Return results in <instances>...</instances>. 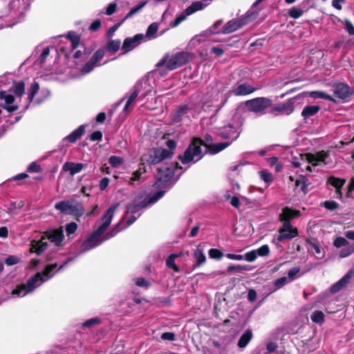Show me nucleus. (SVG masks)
<instances>
[{"label":"nucleus","mask_w":354,"mask_h":354,"mask_svg":"<svg viewBox=\"0 0 354 354\" xmlns=\"http://www.w3.org/2000/svg\"><path fill=\"white\" fill-rule=\"evenodd\" d=\"M165 194V191H158L140 203L129 204L127 207L125 216L122 218L120 223H118L114 228H112V236L134 223L136 220L141 215V210L142 208L154 204L159 199H160Z\"/></svg>","instance_id":"nucleus-1"},{"label":"nucleus","mask_w":354,"mask_h":354,"mask_svg":"<svg viewBox=\"0 0 354 354\" xmlns=\"http://www.w3.org/2000/svg\"><path fill=\"white\" fill-rule=\"evenodd\" d=\"M102 220H104V223L92 233L88 234L87 237L81 244V252H88L110 239L111 236L109 232L106 233V232L111 225V207L106 210Z\"/></svg>","instance_id":"nucleus-2"},{"label":"nucleus","mask_w":354,"mask_h":354,"mask_svg":"<svg viewBox=\"0 0 354 354\" xmlns=\"http://www.w3.org/2000/svg\"><path fill=\"white\" fill-rule=\"evenodd\" d=\"M153 84L154 81L152 79V75H147L140 80L133 87L132 92L129 96L126 104L123 108V113L127 114L132 109V105L136 100H144L153 93H156Z\"/></svg>","instance_id":"nucleus-3"},{"label":"nucleus","mask_w":354,"mask_h":354,"mask_svg":"<svg viewBox=\"0 0 354 354\" xmlns=\"http://www.w3.org/2000/svg\"><path fill=\"white\" fill-rule=\"evenodd\" d=\"M216 133L221 138L229 140L230 141L207 145L209 153L210 154H216L223 151L229 147L234 140H236L241 133L240 126L236 122H230L218 128Z\"/></svg>","instance_id":"nucleus-4"},{"label":"nucleus","mask_w":354,"mask_h":354,"mask_svg":"<svg viewBox=\"0 0 354 354\" xmlns=\"http://www.w3.org/2000/svg\"><path fill=\"white\" fill-rule=\"evenodd\" d=\"M300 212L293 210L289 207H285L282 209L279 215L280 221L282 222V226L279 229V236L277 240L279 242H282L284 240L294 239L299 235V232L297 227H293L290 223V220L299 216Z\"/></svg>","instance_id":"nucleus-5"},{"label":"nucleus","mask_w":354,"mask_h":354,"mask_svg":"<svg viewBox=\"0 0 354 354\" xmlns=\"http://www.w3.org/2000/svg\"><path fill=\"white\" fill-rule=\"evenodd\" d=\"M203 144V140L202 139L194 138L183 154L179 156L182 164L188 165L189 167L202 159L205 153L201 148Z\"/></svg>","instance_id":"nucleus-6"},{"label":"nucleus","mask_w":354,"mask_h":354,"mask_svg":"<svg viewBox=\"0 0 354 354\" xmlns=\"http://www.w3.org/2000/svg\"><path fill=\"white\" fill-rule=\"evenodd\" d=\"M178 168L182 169L181 167H178V164L177 162L171 163L170 165L165 163L162 165L158 169V173L156 175L157 180L153 185L154 187L160 188V191L166 192L169 187V181L174 176L175 170Z\"/></svg>","instance_id":"nucleus-7"},{"label":"nucleus","mask_w":354,"mask_h":354,"mask_svg":"<svg viewBox=\"0 0 354 354\" xmlns=\"http://www.w3.org/2000/svg\"><path fill=\"white\" fill-rule=\"evenodd\" d=\"M192 55L187 52H178L169 56H165L156 64L157 67L165 66L169 71L174 70L189 62Z\"/></svg>","instance_id":"nucleus-8"},{"label":"nucleus","mask_w":354,"mask_h":354,"mask_svg":"<svg viewBox=\"0 0 354 354\" xmlns=\"http://www.w3.org/2000/svg\"><path fill=\"white\" fill-rule=\"evenodd\" d=\"M328 155L324 151H321L315 153H305L301 156L302 160L306 161L308 165L305 169L309 172L317 171V167L319 165H325L326 164V159Z\"/></svg>","instance_id":"nucleus-9"},{"label":"nucleus","mask_w":354,"mask_h":354,"mask_svg":"<svg viewBox=\"0 0 354 354\" xmlns=\"http://www.w3.org/2000/svg\"><path fill=\"white\" fill-rule=\"evenodd\" d=\"M44 281L41 272L36 273L30 277L26 283H21L12 290V295L17 296H25L26 294L32 292L37 286L38 282Z\"/></svg>","instance_id":"nucleus-10"},{"label":"nucleus","mask_w":354,"mask_h":354,"mask_svg":"<svg viewBox=\"0 0 354 354\" xmlns=\"http://www.w3.org/2000/svg\"><path fill=\"white\" fill-rule=\"evenodd\" d=\"M252 14L246 12L239 18H234L227 22L221 28L222 34L227 35L235 32L251 21Z\"/></svg>","instance_id":"nucleus-11"},{"label":"nucleus","mask_w":354,"mask_h":354,"mask_svg":"<svg viewBox=\"0 0 354 354\" xmlns=\"http://www.w3.org/2000/svg\"><path fill=\"white\" fill-rule=\"evenodd\" d=\"M272 104V101L264 97H256L245 102V106L248 111L259 114H263Z\"/></svg>","instance_id":"nucleus-12"},{"label":"nucleus","mask_w":354,"mask_h":354,"mask_svg":"<svg viewBox=\"0 0 354 354\" xmlns=\"http://www.w3.org/2000/svg\"><path fill=\"white\" fill-rule=\"evenodd\" d=\"M174 153L167 149H153L149 151L148 154L142 157V161H147L149 165H156L161 161L169 158Z\"/></svg>","instance_id":"nucleus-13"},{"label":"nucleus","mask_w":354,"mask_h":354,"mask_svg":"<svg viewBox=\"0 0 354 354\" xmlns=\"http://www.w3.org/2000/svg\"><path fill=\"white\" fill-rule=\"evenodd\" d=\"M111 52V39H108L105 46L103 48H100L93 54L89 61H88L82 67L81 72L83 74L90 73L97 63H98L104 56L105 51Z\"/></svg>","instance_id":"nucleus-14"},{"label":"nucleus","mask_w":354,"mask_h":354,"mask_svg":"<svg viewBox=\"0 0 354 354\" xmlns=\"http://www.w3.org/2000/svg\"><path fill=\"white\" fill-rule=\"evenodd\" d=\"M203 8L204 6L201 1H196L192 3L183 12L176 16L174 21L170 24V26L172 28L178 26L181 22L186 19L187 16L194 13L196 11L203 9Z\"/></svg>","instance_id":"nucleus-15"},{"label":"nucleus","mask_w":354,"mask_h":354,"mask_svg":"<svg viewBox=\"0 0 354 354\" xmlns=\"http://www.w3.org/2000/svg\"><path fill=\"white\" fill-rule=\"evenodd\" d=\"M144 39L143 34H137L132 37L126 38L124 40L121 50L123 51V53H128L140 45Z\"/></svg>","instance_id":"nucleus-16"},{"label":"nucleus","mask_w":354,"mask_h":354,"mask_svg":"<svg viewBox=\"0 0 354 354\" xmlns=\"http://www.w3.org/2000/svg\"><path fill=\"white\" fill-rule=\"evenodd\" d=\"M293 111L294 102L292 99H289L286 102L273 107L270 113L274 115L281 114L290 115Z\"/></svg>","instance_id":"nucleus-17"},{"label":"nucleus","mask_w":354,"mask_h":354,"mask_svg":"<svg viewBox=\"0 0 354 354\" xmlns=\"http://www.w3.org/2000/svg\"><path fill=\"white\" fill-rule=\"evenodd\" d=\"M0 99L5 100V104H1L0 106L6 109L9 113L17 111L19 106L17 104L12 105V104L15 100V97L11 94H7L5 91H0Z\"/></svg>","instance_id":"nucleus-18"},{"label":"nucleus","mask_w":354,"mask_h":354,"mask_svg":"<svg viewBox=\"0 0 354 354\" xmlns=\"http://www.w3.org/2000/svg\"><path fill=\"white\" fill-rule=\"evenodd\" d=\"M354 275L353 270H349L341 279L335 283L330 288L331 293L335 294L342 290L350 282Z\"/></svg>","instance_id":"nucleus-19"},{"label":"nucleus","mask_w":354,"mask_h":354,"mask_svg":"<svg viewBox=\"0 0 354 354\" xmlns=\"http://www.w3.org/2000/svg\"><path fill=\"white\" fill-rule=\"evenodd\" d=\"M46 237L42 236L39 241L32 240L30 242V248L29 252L30 253H36L37 255L41 254L48 248V243L44 241Z\"/></svg>","instance_id":"nucleus-20"},{"label":"nucleus","mask_w":354,"mask_h":354,"mask_svg":"<svg viewBox=\"0 0 354 354\" xmlns=\"http://www.w3.org/2000/svg\"><path fill=\"white\" fill-rule=\"evenodd\" d=\"M333 93L335 97L345 100L353 93V91L347 84L339 83L334 86Z\"/></svg>","instance_id":"nucleus-21"},{"label":"nucleus","mask_w":354,"mask_h":354,"mask_svg":"<svg viewBox=\"0 0 354 354\" xmlns=\"http://www.w3.org/2000/svg\"><path fill=\"white\" fill-rule=\"evenodd\" d=\"M86 167L87 164H84L82 162H66L63 165L62 169L64 171H69L70 175L73 176Z\"/></svg>","instance_id":"nucleus-22"},{"label":"nucleus","mask_w":354,"mask_h":354,"mask_svg":"<svg viewBox=\"0 0 354 354\" xmlns=\"http://www.w3.org/2000/svg\"><path fill=\"white\" fill-rule=\"evenodd\" d=\"M257 90V88L252 86L247 82L239 84L234 90L233 93L236 96L247 95L254 93Z\"/></svg>","instance_id":"nucleus-23"},{"label":"nucleus","mask_w":354,"mask_h":354,"mask_svg":"<svg viewBox=\"0 0 354 354\" xmlns=\"http://www.w3.org/2000/svg\"><path fill=\"white\" fill-rule=\"evenodd\" d=\"M345 180L331 176L328 179L327 183L331 185L335 189L337 198H341L342 197V193L341 189L345 183Z\"/></svg>","instance_id":"nucleus-24"},{"label":"nucleus","mask_w":354,"mask_h":354,"mask_svg":"<svg viewBox=\"0 0 354 354\" xmlns=\"http://www.w3.org/2000/svg\"><path fill=\"white\" fill-rule=\"evenodd\" d=\"M68 214L80 217L84 214V209L82 204L75 200H71Z\"/></svg>","instance_id":"nucleus-25"},{"label":"nucleus","mask_w":354,"mask_h":354,"mask_svg":"<svg viewBox=\"0 0 354 354\" xmlns=\"http://www.w3.org/2000/svg\"><path fill=\"white\" fill-rule=\"evenodd\" d=\"M147 1H140L137 6H136L135 7H133V8L131 9V10L126 15V16L124 17V18L121 21L120 23H119L117 25H113L112 26V33L113 32H115L118 28V27L120 26V24L127 19L128 18H130V17H132L133 15H135L136 14H137L138 12H140L143 8L144 6L147 4Z\"/></svg>","instance_id":"nucleus-26"},{"label":"nucleus","mask_w":354,"mask_h":354,"mask_svg":"<svg viewBox=\"0 0 354 354\" xmlns=\"http://www.w3.org/2000/svg\"><path fill=\"white\" fill-rule=\"evenodd\" d=\"M45 234L51 242L55 243L57 245L60 244L64 238L63 232L59 230L47 231Z\"/></svg>","instance_id":"nucleus-27"},{"label":"nucleus","mask_w":354,"mask_h":354,"mask_svg":"<svg viewBox=\"0 0 354 354\" xmlns=\"http://www.w3.org/2000/svg\"><path fill=\"white\" fill-rule=\"evenodd\" d=\"M64 37L71 42V51L77 48L80 45H83V42H81L80 35L75 31H68Z\"/></svg>","instance_id":"nucleus-28"},{"label":"nucleus","mask_w":354,"mask_h":354,"mask_svg":"<svg viewBox=\"0 0 354 354\" xmlns=\"http://www.w3.org/2000/svg\"><path fill=\"white\" fill-rule=\"evenodd\" d=\"M253 337V333L252 330L247 329L240 337L237 346L240 348H244L247 346V345L250 343Z\"/></svg>","instance_id":"nucleus-29"},{"label":"nucleus","mask_w":354,"mask_h":354,"mask_svg":"<svg viewBox=\"0 0 354 354\" xmlns=\"http://www.w3.org/2000/svg\"><path fill=\"white\" fill-rule=\"evenodd\" d=\"M17 97H21L25 93V83L24 81H14L10 88Z\"/></svg>","instance_id":"nucleus-30"},{"label":"nucleus","mask_w":354,"mask_h":354,"mask_svg":"<svg viewBox=\"0 0 354 354\" xmlns=\"http://www.w3.org/2000/svg\"><path fill=\"white\" fill-rule=\"evenodd\" d=\"M191 110V108L187 105L184 104L180 106L175 112L172 113V119L174 122H179L182 120V118L186 115L189 111Z\"/></svg>","instance_id":"nucleus-31"},{"label":"nucleus","mask_w":354,"mask_h":354,"mask_svg":"<svg viewBox=\"0 0 354 354\" xmlns=\"http://www.w3.org/2000/svg\"><path fill=\"white\" fill-rule=\"evenodd\" d=\"M85 132V126L80 125L77 129L71 133L68 136H66L64 140H68L71 143L75 142L78 139H80Z\"/></svg>","instance_id":"nucleus-32"},{"label":"nucleus","mask_w":354,"mask_h":354,"mask_svg":"<svg viewBox=\"0 0 354 354\" xmlns=\"http://www.w3.org/2000/svg\"><path fill=\"white\" fill-rule=\"evenodd\" d=\"M158 30V23L154 22V23L151 24L147 29L146 34L144 35L145 39H146L147 40H151V39H156V37H158V34H157Z\"/></svg>","instance_id":"nucleus-33"},{"label":"nucleus","mask_w":354,"mask_h":354,"mask_svg":"<svg viewBox=\"0 0 354 354\" xmlns=\"http://www.w3.org/2000/svg\"><path fill=\"white\" fill-rule=\"evenodd\" d=\"M194 258L196 260V267H201L206 262V257L203 250L199 247H197L196 249L194 251Z\"/></svg>","instance_id":"nucleus-34"},{"label":"nucleus","mask_w":354,"mask_h":354,"mask_svg":"<svg viewBox=\"0 0 354 354\" xmlns=\"http://www.w3.org/2000/svg\"><path fill=\"white\" fill-rule=\"evenodd\" d=\"M253 267L250 265H230L227 267V272L242 273L245 271H251Z\"/></svg>","instance_id":"nucleus-35"},{"label":"nucleus","mask_w":354,"mask_h":354,"mask_svg":"<svg viewBox=\"0 0 354 354\" xmlns=\"http://www.w3.org/2000/svg\"><path fill=\"white\" fill-rule=\"evenodd\" d=\"M181 256H182V253H179V254L173 253V254H171L167 257V259L166 260V265H167V266L169 268L174 270L175 272H180V268L176 265L175 259L177 257H181Z\"/></svg>","instance_id":"nucleus-36"},{"label":"nucleus","mask_w":354,"mask_h":354,"mask_svg":"<svg viewBox=\"0 0 354 354\" xmlns=\"http://www.w3.org/2000/svg\"><path fill=\"white\" fill-rule=\"evenodd\" d=\"M128 167L129 164L125 162L123 158L112 156V168L126 169Z\"/></svg>","instance_id":"nucleus-37"},{"label":"nucleus","mask_w":354,"mask_h":354,"mask_svg":"<svg viewBox=\"0 0 354 354\" xmlns=\"http://www.w3.org/2000/svg\"><path fill=\"white\" fill-rule=\"evenodd\" d=\"M320 109L319 106L309 105L304 107L301 112V115L304 118H309L315 115Z\"/></svg>","instance_id":"nucleus-38"},{"label":"nucleus","mask_w":354,"mask_h":354,"mask_svg":"<svg viewBox=\"0 0 354 354\" xmlns=\"http://www.w3.org/2000/svg\"><path fill=\"white\" fill-rule=\"evenodd\" d=\"M354 253V244L348 243V245L342 248L339 252V257L341 259H344L349 257Z\"/></svg>","instance_id":"nucleus-39"},{"label":"nucleus","mask_w":354,"mask_h":354,"mask_svg":"<svg viewBox=\"0 0 354 354\" xmlns=\"http://www.w3.org/2000/svg\"><path fill=\"white\" fill-rule=\"evenodd\" d=\"M310 96L315 99L321 98V99L328 100L331 102H335V100L333 99V97L331 95L327 94L326 93H325L324 91H312L310 93Z\"/></svg>","instance_id":"nucleus-40"},{"label":"nucleus","mask_w":354,"mask_h":354,"mask_svg":"<svg viewBox=\"0 0 354 354\" xmlns=\"http://www.w3.org/2000/svg\"><path fill=\"white\" fill-rule=\"evenodd\" d=\"M71 200L70 201H62L57 203L55 205V208L57 210H59L63 214H68V211L69 210L68 207L70 206Z\"/></svg>","instance_id":"nucleus-41"},{"label":"nucleus","mask_w":354,"mask_h":354,"mask_svg":"<svg viewBox=\"0 0 354 354\" xmlns=\"http://www.w3.org/2000/svg\"><path fill=\"white\" fill-rule=\"evenodd\" d=\"M39 90V84L37 82H34L31 86L30 88L28 89V98L30 100V102H32L34 99L35 95L38 93Z\"/></svg>","instance_id":"nucleus-42"},{"label":"nucleus","mask_w":354,"mask_h":354,"mask_svg":"<svg viewBox=\"0 0 354 354\" xmlns=\"http://www.w3.org/2000/svg\"><path fill=\"white\" fill-rule=\"evenodd\" d=\"M324 314L321 310H315L311 315V320L317 324H322L324 322Z\"/></svg>","instance_id":"nucleus-43"},{"label":"nucleus","mask_w":354,"mask_h":354,"mask_svg":"<svg viewBox=\"0 0 354 354\" xmlns=\"http://www.w3.org/2000/svg\"><path fill=\"white\" fill-rule=\"evenodd\" d=\"M349 242L346 238L337 236L333 241V245L337 248H340L348 245Z\"/></svg>","instance_id":"nucleus-44"},{"label":"nucleus","mask_w":354,"mask_h":354,"mask_svg":"<svg viewBox=\"0 0 354 354\" xmlns=\"http://www.w3.org/2000/svg\"><path fill=\"white\" fill-rule=\"evenodd\" d=\"M101 324V319L98 317L89 319L82 324V328H90Z\"/></svg>","instance_id":"nucleus-45"},{"label":"nucleus","mask_w":354,"mask_h":354,"mask_svg":"<svg viewBox=\"0 0 354 354\" xmlns=\"http://www.w3.org/2000/svg\"><path fill=\"white\" fill-rule=\"evenodd\" d=\"M288 14L291 18L298 19L304 14V10L297 7H292L289 10Z\"/></svg>","instance_id":"nucleus-46"},{"label":"nucleus","mask_w":354,"mask_h":354,"mask_svg":"<svg viewBox=\"0 0 354 354\" xmlns=\"http://www.w3.org/2000/svg\"><path fill=\"white\" fill-rule=\"evenodd\" d=\"M142 167H140L136 171H135L132 176L131 177H129V181L130 183L131 184H134V182L136 181V180H139L140 179L142 178L141 177V175L145 171V170L144 169V171H142Z\"/></svg>","instance_id":"nucleus-47"},{"label":"nucleus","mask_w":354,"mask_h":354,"mask_svg":"<svg viewBox=\"0 0 354 354\" xmlns=\"http://www.w3.org/2000/svg\"><path fill=\"white\" fill-rule=\"evenodd\" d=\"M167 74V71L166 69L163 68V66L158 67V68L148 75H152V79L155 82V77L158 76L165 77Z\"/></svg>","instance_id":"nucleus-48"},{"label":"nucleus","mask_w":354,"mask_h":354,"mask_svg":"<svg viewBox=\"0 0 354 354\" xmlns=\"http://www.w3.org/2000/svg\"><path fill=\"white\" fill-rule=\"evenodd\" d=\"M208 254L209 258L219 260L223 256V253L218 249L212 248L209 250Z\"/></svg>","instance_id":"nucleus-49"},{"label":"nucleus","mask_w":354,"mask_h":354,"mask_svg":"<svg viewBox=\"0 0 354 354\" xmlns=\"http://www.w3.org/2000/svg\"><path fill=\"white\" fill-rule=\"evenodd\" d=\"M259 176L261 179L266 183H270L273 180L272 175L266 170L259 171Z\"/></svg>","instance_id":"nucleus-50"},{"label":"nucleus","mask_w":354,"mask_h":354,"mask_svg":"<svg viewBox=\"0 0 354 354\" xmlns=\"http://www.w3.org/2000/svg\"><path fill=\"white\" fill-rule=\"evenodd\" d=\"M322 205L326 209L330 211L335 210L339 207V203L334 201H326Z\"/></svg>","instance_id":"nucleus-51"},{"label":"nucleus","mask_w":354,"mask_h":354,"mask_svg":"<svg viewBox=\"0 0 354 354\" xmlns=\"http://www.w3.org/2000/svg\"><path fill=\"white\" fill-rule=\"evenodd\" d=\"M255 251L257 254V257L258 256L266 257L269 254L270 248L268 245H263L261 246L259 248H258L257 250H255Z\"/></svg>","instance_id":"nucleus-52"},{"label":"nucleus","mask_w":354,"mask_h":354,"mask_svg":"<svg viewBox=\"0 0 354 354\" xmlns=\"http://www.w3.org/2000/svg\"><path fill=\"white\" fill-rule=\"evenodd\" d=\"M310 246L314 249L315 254L317 255V259H321L324 257V253L322 252L321 247L317 243H311Z\"/></svg>","instance_id":"nucleus-53"},{"label":"nucleus","mask_w":354,"mask_h":354,"mask_svg":"<svg viewBox=\"0 0 354 354\" xmlns=\"http://www.w3.org/2000/svg\"><path fill=\"white\" fill-rule=\"evenodd\" d=\"M223 23L222 20H218L215 24L209 28V32L210 34H219L222 33L221 28L218 29V28L221 26Z\"/></svg>","instance_id":"nucleus-54"},{"label":"nucleus","mask_w":354,"mask_h":354,"mask_svg":"<svg viewBox=\"0 0 354 354\" xmlns=\"http://www.w3.org/2000/svg\"><path fill=\"white\" fill-rule=\"evenodd\" d=\"M257 258L255 250L250 251L243 255V259L248 262H253Z\"/></svg>","instance_id":"nucleus-55"},{"label":"nucleus","mask_w":354,"mask_h":354,"mask_svg":"<svg viewBox=\"0 0 354 354\" xmlns=\"http://www.w3.org/2000/svg\"><path fill=\"white\" fill-rule=\"evenodd\" d=\"M28 172L39 173L42 171L41 166L36 162H31L27 168Z\"/></svg>","instance_id":"nucleus-56"},{"label":"nucleus","mask_w":354,"mask_h":354,"mask_svg":"<svg viewBox=\"0 0 354 354\" xmlns=\"http://www.w3.org/2000/svg\"><path fill=\"white\" fill-rule=\"evenodd\" d=\"M57 266V263L48 264L46 266L44 270L41 272L42 277H48L51 272H53Z\"/></svg>","instance_id":"nucleus-57"},{"label":"nucleus","mask_w":354,"mask_h":354,"mask_svg":"<svg viewBox=\"0 0 354 354\" xmlns=\"http://www.w3.org/2000/svg\"><path fill=\"white\" fill-rule=\"evenodd\" d=\"M77 224L75 222H71L66 225V232L67 235L72 234L75 232L77 229Z\"/></svg>","instance_id":"nucleus-58"},{"label":"nucleus","mask_w":354,"mask_h":354,"mask_svg":"<svg viewBox=\"0 0 354 354\" xmlns=\"http://www.w3.org/2000/svg\"><path fill=\"white\" fill-rule=\"evenodd\" d=\"M19 261L20 259L17 256L10 255L6 259L5 263L8 266H13L17 264Z\"/></svg>","instance_id":"nucleus-59"},{"label":"nucleus","mask_w":354,"mask_h":354,"mask_svg":"<svg viewBox=\"0 0 354 354\" xmlns=\"http://www.w3.org/2000/svg\"><path fill=\"white\" fill-rule=\"evenodd\" d=\"M295 185L297 187H300V189L302 192H306V189L307 187L306 180L304 176H301L299 179L296 180Z\"/></svg>","instance_id":"nucleus-60"},{"label":"nucleus","mask_w":354,"mask_h":354,"mask_svg":"<svg viewBox=\"0 0 354 354\" xmlns=\"http://www.w3.org/2000/svg\"><path fill=\"white\" fill-rule=\"evenodd\" d=\"M135 283L137 286L143 288L149 287L151 285V283L149 281L142 277L135 279Z\"/></svg>","instance_id":"nucleus-61"},{"label":"nucleus","mask_w":354,"mask_h":354,"mask_svg":"<svg viewBox=\"0 0 354 354\" xmlns=\"http://www.w3.org/2000/svg\"><path fill=\"white\" fill-rule=\"evenodd\" d=\"M101 25V20L97 19L90 25L88 30L91 32H96L100 28Z\"/></svg>","instance_id":"nucleus-62"},{"label":"nucleus","mask_w":354,"mask_h":354,"mask_svg":"<svg viewBox=\"0 0 354 354\" xmlns=\"http://www.w3.org/2000/svg\"><path fill=\"white\" fill-rule=\"evenodd\" d=\"M288 281V279L286 277H281L274 281V285L277 289L282 288Z\"/></svg>","instance_id":"nucleus-63"},{"label":"nucleus","mask_w":354,"mask_h":354,"mask_svg":"<svg viewBox=\"0 0 354 354\" xmlns=\"http://www.w3.org/2000/svg\"><path fill=\"white\" fill-rule=\"evenodd\" d=\"M344 24L346 26V29L350 35H354V26L353 24L348 19L344 20Z\"/></svg>","instance_id":"nucleus-64"}]
</instances>
